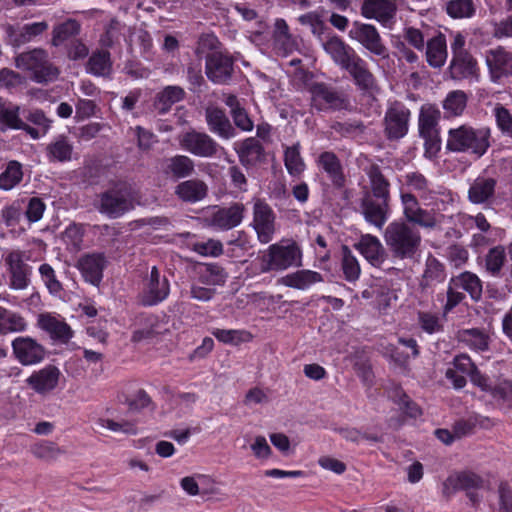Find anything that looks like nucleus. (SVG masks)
<instances>
[{
	"label": "nucleus",
	"mask_w": 512,
	"mask_h": 512,
	"mask_svg": "<svg viewBox=\"0 0 512 512\" xmlns=\"http://www.w3.org/2000/svg\"><path fill=\"white\" fill-rule=\"evenodd\" d=\"M490 138L491 131L488 127L461 125L448 131L446 147L453 152L469 153L480 158L490 147Z\"/></svg>",
	"instance_id": "nucleus-1"
},
{
	"label": "nucleus",
	"mask_w": 512,
	"mask_h": 512,
	"mask_svg": "<svg viewBox=\"0 0 512 512\" xmlns=\"http://www.w3.org/2000/svg\"><path fill=\"white\" fill-rule=\"evenodd\" d=\"M384 240L394 257L412 259L420 248L422 238L417 229L402 220H395L386 227Z\"/></svg>",
	"instance_id": "nucleus-2"
},
{
	"label": "nucleus",
	"mask_w": 512,
	"mask_h": 512,
	"mask_svg": "<svg viewBox=\"0 0 512 512\" xmlns=\"http://www.w3.org/2000/svg\"><path fill=\"white\" fill-rule=\"evenodd\" d=\"M451 367L462 374L469 375L471 382L482 391L489 393L494 400L502 401L512 407V382L508 380L492 382L488 377L480 373L466 354L457 355L453 359Z\"/></svg>",
	"instance_id": "nucleus-3"
},
{
	"label": "nucleus",
	"mask_w": 512,
	"mask_h": 512,
	"mask_svg": "<svg viewBox=\"0 0 512 512\" xmlns=\"http://www.w3.org/2000/svg\"><path fill=\"white\" fill-rule=\"evenodd\" d=\"M301 246L293 239H282L271 244L262 255V272L284 271L302 266Z\"/></svg>",
	"instance_id": "nucleus-4"
},
{
	"label": "nucleus",
	"mask_w": 512,
	"mask_h": 512,
	"mask_svg": "<svg viewBox=\"0 0 512 512\" xmlns=\"http://www.w3.org/2000/svg\"><path fill=\"white\" fill-rule=\"evenodd\" d=\"M441 112L431 103L423 104L418 116V130L424 140L425 155L433 158L441 149L439 120Z\"/></svg>",
	"instance_id": "nucleus-5"
},
{
	"label": "nucleus",
	"mask_w": 512,
	"mask_h": 512,
	"mask_svg": "<svg viewBox=\"0 0 512 512\" xmlns=\"http://www.w3.org/2000/svg\"><path fill=\"white\" fill-rule=\"evenodd\" d=\"M489 483L478 474L471 471L456 472L443 482V495L450 497L457 491L464 490L470 501L476 505L480 502L479 491L488 490Z\"/></svg>",
	"instance_id": "nucleus-6"
},
{
	"label": "nucleus",
	"mask_w": 512,
	"mask_h": 512,
	"mask_svg": "<svg viewBox=\"0 0 512 512\" xmlns=\"http://www.w3.org/2000/svg\"><path fill=\"white\" fill-rule=\"evenodd\" d=\"M405 184L408 192H416L426 206H433L438 211L445 210L446 204L453 199L449 192L436 189L425 177L419 172H409L405 176Z\"/></svg>",
	"instance_id": "nucleus-7"
},
{
	"label": "nucleus",
	"mask_w": 512,
	"mask_h": 512,
	"mask_svg": "<svg viewBox=\"0 0 512 512\" xmlns=\"http://www.w3.org/2000/svg\"><path fill=\"white\" fill-rule=\"evenodd\" d=\"M96 207L109 218H118L134 208V199L129 188L119 184L101 193Z\"/></svg>",
	"instance_id": "nucleus-8"
},
{
	"label": "nucleus",
	"mask_w": 512,
	"mask_h": 512,
	"mask_svg": "<svg viewBox=\"0 0 512 512\" xmlns=\"http://www.w3.org/2000/svg\"><path fill=\"white\" fill-rule=\"evenodd\" d=\"M29 260V253L20 249L7 250L3 254L11 289L24 290L29 286L32 274V267L28 264Z\"/></svg>",
	"instance_id": "nucleus-9"
},
{
	"label": "nucleus",
	"mask_w": 512,
	"mask_h": 512,
	"mask_svg": "<svg viewBox=\"0 0 512 512\" xmlns=\"http://www.w3.org/2000/svg\"><path fill=\"white\" fill-rule=\"evenodd\" d=\"M17 68L29 71L38 81H49L57 77L58 70L48 60V54L43 49H33L19 54L15 58Z\"/></svg>",
	"instance_id": "nucleus-10"
},
{
	"label": "nucleus",
	"mask_w": 512,
	"mask_h": 512,
	"mask_svg": "<svg viewBox=\"0 0 512 512\" xmlns=\"http://www.w3.org/2000/svg\"><path fill=\"white\" fill-rule=\"evenodd\" d=\"M349 37L359 42L366 50L383 59L388 57V49L374 25L354 22L349 30Z\"/></svg>",
	"instance_id": "nucleus-11"
},
{
	"label": "nucleus",
	"mask_w": 512,
	"mask_h": 512,
	"mask_svg": "<svg viewBox=\"0 0 512 512\" xmlns=\"http://www.w3.org/2000/svg\"><path fill=\"white\" fill-rule=\"evenodd\" d=\"M252 225L257 233L258 240L262 244L269 243L275 233V214L272 208L262 199L253 200Z\"/></svg>",
	"instance_id": "nucleus-12"
},
{
	"label": "nucleus",
	"mask_w": 512,
	"mask_h": 512,
	"mask_svg": "<svg viewBox=\"0 0 512 512\" xmlns=\"http://www.w3.org/2000/svg\"><path fill=\"white\" fill-rule=\"evenodd\" d=\"M181 148L195 156L210 158L218 150L217 142L208 134L195 130L182 134L179 138Z\"/></svg>",
	"instance_id": "nucleus-13"
},
{
	"label": "nucleus",
	"mask_w": 512,
	"mask_h": 512,
	"mask_svg": "<svg viewBox=\"0 0 512 512\" xmlns=\"http://www.w3.org/2000/svg\"><path fill=\"white\" fill-rule=\"evenodd\" d=\"M410 116V110L403 103H391L384 118L388 138L399 139L404 137L408 132Z\"/></svg>",
	"instance_id": "nucleus-14"
},
{
	"label": "nucleus",
	"mask_w": 512,
	"mask_h": 512,
	"mask_svg": "<svg viewBox=\"0 0 512 512\" xmlns=\"http://www.w3.org/2000/svg\"><path fill=\"white\" fill-rule=\"evenodd\" d=\"M170 292V285L165 276H161L158 268L153 266L146 277L141 293L144 305L152 306L165 300Z\"/></svg>",
	"instance_id": "nucleus-15"
},
{
	"label": "nucleus",
	"mask_w": 512,
	"mask_h": 512,
	"mask_svg": "<svg viewBox=\"0 0 512 512\" xmlns=\"http://www.w3.org/2000/svg\"><path fill=\"white\" fill-rule=\"evenodd\" d=\"M272 41L273 49L279 56L287 57L295 51H301L302 39L290 33L287 22L282 18L275 20Z\"/></svg>",
	"instance_id": "nucleus-16"
},
{
	"label": "nucleus",
	"mask_w": 512,
	"mask_h": 512,
	"mask_svg": "<svg viewBox=\"0 0 512 512\" xmlns=\"http://www.w3.org/2000/svg\"><path fill=\"white\" fill-rule=\"evenodd\" d=\"M485 62L493 82L512 75V52L502 46L488 49Z\"/></svg>",
	"instance_id": "nucleus-17"
},
{
	"label": "nucleus",
	"mask_w": 512,
	"mask_h": 512,
	"mask_svg": "<svg viewBox=\"0 0 512 512\" xmlns=\"http://www.w3.org/2000/svg\"><path fill=\"white\" fill-rule=\"evenodd\" d=\"M11 345L15 358L22 365H35L45 358L44 347L31 337H17L12 341Z\"/></svg>",
	"instance_id": "nucleus-18"
},
{
	"label": "nucleus",
	"mask_w": 512,
	"mask_h": 512,
	"mask_svg": "<svg viewBox=\"0 0 512 512\" xmlns=\"http://www.w3.org/2000/svg\"><path fill=\"white\" fill-rule=\"evenodd\" d=\"M390 199H374L366 193L361 200V210L364 219L378 229H382L391 215Z\"/></svg>",
	"instance_id": "nucleus-19"
},
{
	"label": "nucleus",
	"mask_w": 512,
	"mask_h": 512,
	"mask_svg": "<svg viewBox=\"0 0 512 512\" xmlns=\"http://www.w3.org/2000/svg\"><path fill=\"white\" fill-rule=\"evenodd\" d=\"M48 29V23L45 21L33 22L24 25H11L4 26V32L8 44L13 47H20L32 41L35 37L41 35Z\"/></svg>",
	"instance_id": "nucleus-20"
},
{
	"label": "nucleus",
	"mask_w": 512,
	"mask_h": 512,
	"mask_svg": "<svg viewBox=\"0 0 512 512\" xmlns=\"http://www.w3.org/2000/svg\"><path fill=\"white\" fill-rule=\"evenodd\" d=\"M106 265L107 259L103 253L82 255L76 263L84 280L94 286H99L101 283Z\"/></svg>",
	"instance_id": "nucleus-21"
},
{
	"label": "nucleus",
	"mask_w": 512,
	"mask_h": 512,
	"mask_svg": "<svg viewBox=\"0 0 512 512\" xmlns=\"http://www.w3.org/2000/svg\"><path fill=\"white\" fill-rule=\"evenodd\" d=\"M317 168L326 175L336 188H343L346 183L344 168L339 157L332 151H323L315 159Z\"/></svg>",
	"instance_id": "nucleus-22"
},
{
	"label": "nucleus",
	"mask_w": 512,
	"mask_h": 512,
	"mask_svg": "<svg viewBox=\"0 0 512 512\" xmlns=\"http://www.w3.org/2000/svg\"><path fill=\"white\" fill-rule=\"evenodd\" d=\"M345 70L352 77L355 85L365 93L373 95L379 91L377 80L368 68V63L359 55Z\"/></svg>",
	"instance_id": "nucleus-23"
},
{
	"label": "nucleus",
	"mask_w": 512,
	"mask_h": 512,
	"mask_svg": "<svg viewBox=\"0 0 512 512\" xmlns=\"http://www.w3.org/2000/svg\"><path fill=\"white\" fill-rule=\"evenodd\" d=\"M206 75L214 83H226L233 71L232 58L222 52H213L206 58Z\"/></svg>",
	"instance_id": "nucleus-24"
},
{
	"label": "nucleus",
	"mask_w": 512,
	"mask_h": 512,
	"mask_svg": "<svg viewBox=\"0 0 512 512\" xmlns=\"http://www.w3.org/2000/svg\"><path fill=\"white\" fill-rule=\"evenodd\" d=\"M168 332L169 325L165 317L148 315L142 318L140 326L134 330L132 340L134 342L152 341Z\"/></svg>",
	"instance_id": "nucleus-25"
},
{
	"label": "nucleus",
	"mask_w": 512,
	"mask_h": 512,
	"mask_svg": "<svg viewBox=\"0 0 512 512\" xmlns=\"http://www.w3.org/2000/svg\"><path fill=\"white\" fill-rule=\"evenodd\" d=\"M60 376L61 372L57 367L47 365L34 371L26 382L38 394H47L57 387Z\"/></svg>",
	"instance_id": "nucleus-26"
},
{
	"label": "nucleus",
	"mask_w": 512,
	"mask_h": 512,
	"mask_svg": "<svg viewBox=\"0 0 512 512\" xmlns=\"http://www.w3.org/2000/svg\"><path fill=\"white\" fill-rule=\"evenodd\" d=\"M449 70L451 77L456 80L467 79L477 82L480 78L479 65L470 53L452 57Z\"/></svg>",
	"instance_id": "nucleus-27"
},
{
	"label": "nucleus",
	"mask_w": 512,
	"mask_h": 512,
	"mask_svg": "<svg viewBox=\"0 0 512 512\" xmlns=\"http://www.w3.org/2000/svg\"><path fill=\"white\" fill-rule=\"evenodd\" d=\"M245 214V206L242 203L220 208L210 218V225L218 230H230L238 226Z\"/></svg>",
	"instance_id": "nucleus-28"
},
{
	"label": "nucleus",
	"mask_w": 512,
	"mask_h": 512,
	"mask_svg": "<svg viewBox=\"0 0 512 512\" xmlns=\"http://www.w3.org/2000/svg\"><path fill=\"white\" fill-rule=\"evenodd\" d=\"M311 104L319 111L339 109L343 105V99L333 89L324 84H314L310 88Z\"/></svg>",
	"instance_id": "nucleus-29"
},
{
	"label": "nucleus",
	"mask_w": 512,
	"mask_h": 512,
	"mask_svg": "<svg viewBox=\"0 0 512 512\" xmlns=\"http://www.w3.org/2000/svg\"><path fill=\"white\" fill-rule=\"evenodd\" d=\"M355 247L374 267H380L386 259V252L382 243L371 234L362 235Z\"/></svg>",
	"instance_id": "nucleus-30"
},
{
	"label": "nucleus",
	"mask_w": 512,
	"mask_h": 512,
	"mask_svg": "<svg viewBox=\"0 0 512 512\" xmlns=\"http://www.w3.org/2000/svg\"><path fill=\"white\" fill-rule=\"evenodd\" d=\"M323 48L333 61L344 70L358 56L356 51L339 37L328 39L323 43Z\"/></svg>",
	"instance_id": "nucleus-31"
},
{
	"label": "nucleus",
	"mask_w": 512,
	"mask_h": 512,
	"mask_svg": "<svg viewBox=\"0 0 512 512\" xmlns=\"http://www.w3.org/2000/svg\"><path fill=\"white\" fill-rule=\"evenodd\" d=\"M396 12L393 0H364L361 6V14L367 19H375L385 23L392 19Z\"/></svg>",
	"instance_id": "nucleus-32"
},
{
	"label": "nucleus",
	"mask_w": 512,
	"mask_h": 512,
	"mask_svg": "<svg viewBox=\"0 0 512 512\" xmlns=\"http://www.w3.org/2000/svg\"><path fill=\"white\" fill-rule=\"evenodd\" d=\"M206 121L211 132L224 139H230L235 136V130L232 127L225 112L218 107L209 106L205 112Z\"/></svg>",
	"instance_id": "nucleus-33"
},
{
	"label": "nucleus",
	"mask_w": 512,
	"mask_h": 512,
	"mask_svg": "<svg viewBox=\"0 0 512 512\" xmlns=\"http://www.w3.org/2000/svg\"><path fill=\"white\" fill-rule=\"evenodd\" d=\"M208 193L207 184L199 179L180 182L175 187V195L182 201L196 203L203 200Z\"/></svg>",
	"instance_id": "nucleus-34"
},
{
	"label": "nucleus",
	"mask_w": 512,
	"mask_h": 512,
	"mask_svg": "<svg viewBox=\"0 0 512 512\" xmlns=\"http://www.w3.org/2000/svg\"><path fill=\"white\" fill-rule=\"evenodd\" d=\"M426 61L432 68H441L446 63L448 52L446 38L443 34L438 35L427 40L426 43Z\"/></svg>",
	"instance_id": "nucleus-35"
},
{
	"label": "nucleus",
	"mask_w": 512,
	"mask_h": 512,
	"mask_svg": "<svg viewBox=\"0 0 512 512\" xmlns=\"http://www.w3.org/2000/svg\"><path fill=\"white\" fill-rule=\"evenodd\" d=\"M194 161L185 155H175L164 161L163 172L176 179L186 178L194 173Z\"/></svg>",
	"instance_id": "nucleus-36"
},
{
	"label": "nucleus",
	"mask_w": 512,
	"mask_h": 512,
	"mask_svg": "<svg viewBox=\"0 0 512 512\" xmlns=\"http://www.w3.org/2000/svg\"><path fill=\"white\" fill-rule=\"evenodd\" d=\"M495 186L493 178L479 176L470 185L468 198L474 204L486 203L493 197Z\"/></svg>",
	"instance_id": "nucleus-37"
},
{
	"label": "nucleus",
	"mask_w": 512,
	"mask_h": 512,
	"mask_svg": "<svg viewBox=\"0 0 512 512\" xmlns=\"http://www.w3.org/2000/svg\"><path fill=\"white\" fill-rule=\"evenodd\" d=\"M322 280L321 274L316 271L298 270L282 277L281 283L286 287L307 290L313 284L321 282Z\"/></svg>",
	"instance_id": "nucleus-38"
},
{
	"label": "nucleus",
	"mask_w": 512,
	"mask_h": 512,
	"mask_svg": "<svg viewBox=\"0 0 512 512\" xmlns=\"http://www.w3.org/2000/svg\"><path fill=\"white\" fill-rule=\"evenodd\" d=\"M184 97L185 91L182 87L169 85L157 93L154 107L159 113L165 114L170 111L174 104L182 101Z\"/></svg>",
	"instance_id": "nucleus-39"
},
{
	"label": "nucleus",
	"mask_w": 512,
	"mask_h": 512,
	"mask_svg": "<svg viewBox=\"0 0 512 512\" xmlns=\"http://www.w3.org/2000/svg\"><path fill=\"white\" fill-rule=\"evenodd\" d=\"M284 165L288 174L292 177H300L306 170L305 161L301 155V146L297 142L293 145H284Z\"/></svg>",
	"instance_id": "nucleus-40"
},
{
	"label": "nucleus",
	"mask_w": 512,
	"mask_h": 512,
	"mask_svg": "<svg viewBox=\"0 0 512 512\" xmlns=\"http://www.w3.org/2000/svg\"><path fill=\"white\" fill-rule=\"evenodd\" d=\"M38 323L41 329L48 332L54 339L67 341L72 337L70 327L54 316L42 314L39 316Z\"/></svg>",
	"instance_id": "nucleus-41"
},
{
	"label": "nucleus",
	"mask_w": 512,
	"mask_h": 512,
	"mask_svg": "<svg viewBox=\"0 0 512 512\" xmlns=\"http://www.w3.org/2000/svg\"><path fill=\"white\" fill-rule=\"evenodd\" d=\"M234 150L238 154L240 162L245 166L258 160L262 154V146L255 138L235 142Z\"/></svg>",
	"instance_id": "nucleus-42"
},
{
	"label": "nucleus",
	"mask_w": 512,
	"mask_h": 512,
	"mask_svg": "<svg viewBox=\"0 0 512 512\" xmlns=\"http://www.w3.org/2000/svg\"><path fill=\"white\" fill-rule=\"evenodd\" d=\"M452 283L454 287H459L460 289L469 293L473 300L480 299L482 295V282L480 278L471 272H463L456 277L452 278Z\"/></svg>",
	"instance_id": "nucleus-43"
},
{
	"label": "nucleus",
	"mask_w": 512,
	"mask_h": 512,
	"mask_svg": "<svg viewBox=\"0 0 512 512\" xmlns=\"http://www.w3.org/2000/svg\"><path fill=\"white\" fill-rule=\"evenodd\" d=\"M86 70L95 76H109L112 71L110 53L106 50L94 52L88 60Z\"/></svg>",
	"instance_id": "nucleus-44"
},
{
	"label": "nucleus",
	"mask_w": 512,
	"mask_h": 512,
	"mask_svg": "<svg viewBox=\"0 0 512 512\" xmlns=\"http://www.w3.org/2000/svg\"><path fill=\"white\" fill-rule=\"evenodd\" d=\"M23 167L18 161H9L0 174V189L10 191L19 185L23 179Z\"/></svg>",
	"instance_id": "nucleus-45"
},
{
	"label": "nucleus",
	"mask_w": 512,
	"mask_h": 512,
	"mask_svg": "<svg viewBox=\"0 0 512 512\" xmlns=\"http://www.w3.org/2000/svg\"><path fill=\"white\" fill-rule=\"evenodd\" d=\"M459 340L474 351H486L489 348V336L476 328L460 331Z\"/></svg>",
	"instance_id": "nucleus-46"
},
{
	"label": "nucleus",
	"mask_w": 512,
	"mask_h": 512,
	"mask_svg": "<svg viewBox=\"0 0 512 512\" xmlns=\"http://www.w3.org/2000/svg\"><path fill=\"white\" fill-rule=\"evenodd\" d=\"M467 100V94L462 90L449 92L443 101L445 115L447 117H457L462 115L467 106Z\"/></svg>",
	"instance_id": "nucleus-47"
},
{
	"label": "nucleus",
	"mask_w": 512,
	"mask_h": 512,
	"mask_svg": "<svg viewBox=\"0 0 512 512\" xmlns=\"http://www.w3.org/2000/svg\"><path fill=\"white\" fill-rule=\"evenodd\" d=\"M81 25L75 19H68L67 21L54 27L52 32V44L54 46H61L66 41L80 33Z\"/></svg>",
	"instance_id": "nucleus-48"
},
{
	"label": "nucleus",
	"mask_w": 512,
	"mask_h": 512,
	"mask_svg": "<svg viewBox=\"0 0 512 512\" xmlns=\"http://www.w3.org/2000/svg\"><path fill=\"white\" fill-rule=\"evenodd\" d=\"M372 190V197L390 199V184L377 166H371L367 171Z\"/></svg>",
	"instance_id": "nucleus-49"
},
{
	"label": "nucleus",
	"mask_w": 512,
	"mask_h": 512,
	"mask_svg": "<svg viewBox=\"0 0 512 512\" xmlns=\"http://www.w3.org/2000/svg\"><path fill=\"white\" fill-rule=\"evenodd\" d=\"M445 278L446 273L443 264L435 257L429 256L426 259L422 284L424 286H433L443 282Z\"/></svg>",
	"instance_id": "nucleus-50"
},
{
	"label": "nucleus",
	"mask_w": 512,
	"mask_h": 512,
	"mask_svg": "<svg viewBox=\"0 0 512 512\" xmlns=\"http://www.w3.org/2000/svg\"><path fill=\"white\" fill-rule=\"evenodd\" d=\"M212 335L220 342L229 345H240L250 342L253 335L247 330L241 329H219L212 331Z\"/></svg>",
	"instance_id": "nucleus-51"
},
{
	"label": "nucleus",
	"mask_w": 512,
	"mask_h": 512,
	"mask_svg": "<svg viewBox=\"0 0 512 512\" xmlns=\"http://www.w3.org/2000/svg\"><path fill=\"white\" fill-rule=\"evenodd\" d=\"M0 124L10 129H26L19 117V107L11 103H0Z\"/></svg>",
	"instance_id": "nucleus-52"
},
{
	"label": "nucleus",
	"mask_w": 512,
	"mask_h": 512,
	"mask_svg": "<svg viewBox=\"0 0 512 512\" xmlns=\"http://www.w3.org/2000/svg\"><path fill=\"white\" fill-rule=\"evenodd\" d=\"M26 328V322L20 315L0 307V334L21 332Z\"/></svg>",
	"instance_id": "nucleus-53"
},
{
	"label": "nucleus",
	"mask_w": 512,
	"mask_h": 512,
	"mask_svg": "<svg viewBox=\"0 0 512 512\" xmlns=\"http://www.w3.org/2000/svg\"><path fill=\"white\" fill-rule=\"evenodd\" d=\"M485 270L491 276H499L501 269L506 263V252L504 247L495 246L487 252L485 255Z\"/></svg>",
	"instance_id": "nucleus-54"
},
{
	"label": "nucleus",
	"mask_w": 512,
	"mask_h": 512,
	"mask_svg": "<svg viewBox=\"0 0 512 512\" xmlns=\"http://www.w3.org/2000/svg\"><path fill=\"white\" fill-rule=\"evenodd\" d=\"M342 270L345 279L350 282L357 280L361 272L357 258L346 246L342 249Z\"/></svg>",
	"instance_id": "nucleus-55"
},
{
	"label": "nucleus",
	"mask_w": 512,
	"mask_h": 512,
	"mask_svg": "<svg viewBox=\"0 0 512 512\" xmlns=\"http://www.w3.org/2000/svg\"><path fill=\"white\" fill-rule=\"evenodd\" d=\"M474 12L472 0H451L447 3V13L453 18H469Z\"/></svg>",
	"instance_id": "nucleus-56"
},
{
	"label": "nucleus",
	"mask_w": 512,
	"mask_h": 512,
	"mask_svg": "<svg viewBox=\"0 0 512 512\" xmlns=\"http://www.w3.org/2000/svg\"><path fill=\"white\" fill-rule=\"evenodd\" d=\"M100 427L108 429L115 433H123L128 435L137 434V427L130 421L117 422L109 418L100 417L96 422Z\"/></svg>",
	"instance_id": "nucleus-57"
},
{
	"label": "nucleus",
	"mask_w": 512,
	"mask_h": 512,
	"mask_svg": "<svg viewBox=\"0 0 512 512\" xmlns=\"http://www.w3.org/2000/svg\"><path fill=\"white\" fill-rule=\"evenodd\" d=\"M72 153V146L65 138H58L55 142L51 143L48 147V154L50 160L66 161L70 160Z\"/></svg>",
	"instance_id": "nucleus-58"
},
{
	"label": "nucleus",
	"mask_w": 512,
	"mask_h": 512,
	"mask_svg": "<svg viewBox=\"0 0 512 512\" xmlns=\"http://www.w3.org/2000/svg\"><path fill=\"white\" fill-rule=\"evenodd\" d=\"M437 210L432 206L431 210H425L423 208L418 209V211L411 217L408 222L417 224L424 228H434L436 227L440 220L439 215L434 211Z\"/></svg>",
	"instance_id": "nucleus-59"
},
{
	"label": "nucleus",
	"mask_w": 512,
	"mask_h": 512,
	"mask_svg": "<svg viewBox=\"0 0 512 512\" xmlns=\"http://www.w3.org/2000/svg\"><path fill=\"white\" fill-rule=\"evenodd\" d=\"M199 280L201 283L210 286L221 285L226 280V274L219 266L209 265L201 271Z\"/></svg>",
	"instance_id": "nucleus-60"
},
{
	"label": "nucleus",
	"mask_w": 512,
	"mask_h": 512,
	"mask_svg": "<svg viewBox=\"0 0 512 512\" xmlns=\"http://www.w3.org/2000/svg\"><path fill=\"white\" fill-rule=\"evenodd\" d=\"M192 249L196 253L206 257H218L223 253L222 243L215 239L195 242Z\"/></svg>",
	"instance_id": "nucleus-61"
},
{
	"label": "nucleus",
	"mask_w": 512,
	"mask_h": 512,
	"mask_svg": "<svg viewBox=\"0 0 512 512\" xmlns=\"http://www.w3.org/2000/svg\"><path fill=\"white\" fill-rule=\"evenodd\" d=\"M39 274L51 294L57 295L62 291V285L57 280L54 269L47 263L40 265Z\"/></svg>",
	"instance_id": "nucleus-62"
},
{
	"label": "nucleus",
	"mask_w": 512,
	"mask_h": 512,
	"mask_svg": "<svg viewBox=\"0 0 512 512\" xmlns=\"http://www.w3.org/2000/svg\"><path fill=\"white\" fill-rule=\"evenodd\" d=\"M32 454L42 460H53L61 453V450L49 441H41L31 448Z\"/></svg>",
	"instance_id": "nucleus-63"
},
{
	"label": "nucleus",
	"mask_w": 512,
	"mask_h": 512,
	"mask_svg": "<svg viewBox=\"0 0 512 512\" xmlns=\"http://www.w3.org/2000/svg\"><path fill=\"white\" fill-rule=\"evenodd\" d=\"M493 112L499 129L512 135V115L510 112L501 105H497Z\"/></svg>",
	"instance_id": "nucleus-64"
}]
</instances>
